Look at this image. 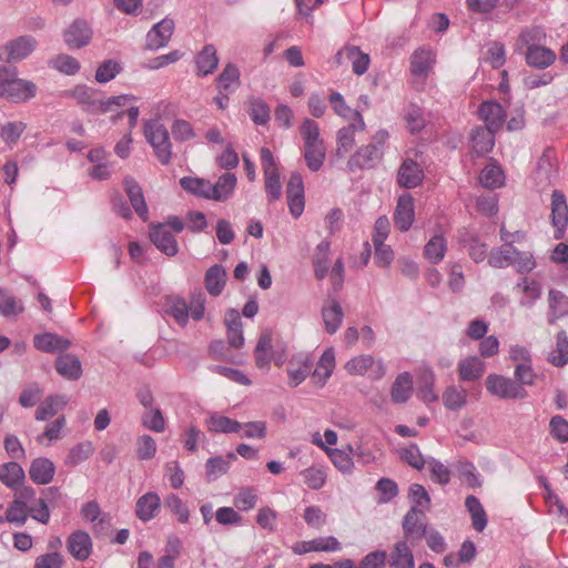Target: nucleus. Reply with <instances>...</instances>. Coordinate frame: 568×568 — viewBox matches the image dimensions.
<instances>
[{"label":"nucleus","instance_id":"8fccbe9b","mask_svg":"<svg viewBox=\"0 0 568 568\" xmlns=\"http://www.w3.org/2000/svg\"><path fill=\"white\" fill-rule=\"evenodd\" d=\"M248 115L254 124L264 125L271 119V110L267 103L260 99L254 98L248 102Z\"/></svg>","mask_w":568,"mask_h":568},{"label":"nucleus","instance_id":"79ce46f5","mask_svg":"<svg viewBox=\"0 0 568 568\" xmlns=\"http://www.w3.org/2000/svg\"><path fill=\"white\" fill-rule=\"evenodd\" d=\"M496 132L478 126L471 132L473 148L478 154L490 152L495 144Z\"/></svg>","mask_w":568,"mask_h":568},{"label":"nucleus","instance_id":"0eeeda50","mask_svg":"<svg viewBox=\"0 0 568 568\" xmlns=\"http://www.w3.org/2000/svg\"><path fill=\"white\" fill-rule=\"evenodd\" d=\"M98 90L85 84H78L72 90L64 91V97L72 98L81 105L82 110L90 114L102 113L104 100L95 98Z\"/></svg>","mask_w":568,"mask_h":568},{"label":"nucleus","instance_id":"a18cd8bd","mask_svg":"<svg viewBox=\"0 0 568 568\" xmlns=\"http://www.w3.org/2000/svg\"><path fill=\"white\" fill-rule=\"evenodd\" d=\"M548 362L555 367H564L568 363V336L565 331L556 336V348L548 356Z\"/></svg>","mask_w":568,"mask_h":568},{"label":"nucleus","instance_id":"37998d69","mask_svg":"<svg viewBox=\"0 0 568 568\" xmlns=\"http://www.w3.org/2000/svg\"><path fill=\"white\" fill-rule=\"evenodd\" d=\"M324 450L329 456L332 463L334 466L341 470L343 474H351L354 468L353 458L351 457V454L353 453V447L347 446V450L344 449H337V448H329L324 447Z\"/></svg>","mask_w":568,"mask_h":568},{"label":"nucleus","instance_id":"a211bd4d","mask_svg":"<svg viewBox=\"0 0 568 568\" xmlns=\"http://www.w3.org/2000/svg\"><path fill=\"white\" fill-rule=\"evenodd\" d=\"M386 564L390 568H415L413 550L406 540L396 541L387 554Z\"/></svg>","mask_w":568,"mask_h":568},{"label":"nucleus","instance_id":"4468645a","mask_svg":"<svg viewBox=\"0 0 568 568\" xmlns=\"http://www.w3.org/2000/svg\"><path fill=\"white\" fill-rule=\"evenodd\" d=\"M286 195L290 212L294 217L302 215L304 211V183L298 172H293L286 186Z\"/></svg>","mask_w":568,"mask_h":568},{"label":"nucleus","instance_id":"7ed1b4c3","mask_svg":"<svg viewBox=\"0 0 568 568\" xmlns=\"http://www.w3.org/2000/svg\"><path fill=\"white\" fill-rule=\"evenodd\" d=\"M485 386L491 395L500 399H524L528 396L525 387H521L516 381L499 374H489L486 377Z\"/></svg>","mask_w":568,"mask_h":568},{"label":"nucleus","instance_id":"69168bd1","mask_svg":"<svg viewBox=\"0 0 568 568\" xmlns=\"http://www.w3.org/2000/svg\"><path fill=\"white\" fill-rule=\"evenodd\" d=\"M434 373L428 369L424 372L422 376V385L418 388L417 396L424 403H433L436 402L438 396L434 390Z\"/></svg>","mask_w":568,"mask_h":568},{"label":"nucleus","instance_id":"58836bf2","mask_svg":"<svg viewBox=\"0 0 568 568\" xmlns=\"http://www.w3.org/2000/svg\"><path fill=\"white\" fill-rule=\"evenodd\" d=\"M328 306L322 308V317L325 325V331L328 334H335L343 322L344 313L341 304L336 300H331Z\"/></svg>","mask_w":568,"mask_h":568},{"label":"nucleus","instance_id":"ddd939ff","mask_svg":"<svg viewBox=\"0 0 568 568\" xmlns=\"http://www.w3.org/2000/svg\"><path fill=\"white\" fill-rule=\"evenodd\" d=\"M419 517H422L419 513L409 509L403 518V540L409 542L412 547L416 546L426 536L429 528Z\"/></svg>","mask_w":568,"mask_h":568},{"label":"nucleus","instance_id":"f8f14e48","mask_svg":"<svg viewBox=\"0 0 568 568\" xmlns=\"http://www.w3.org/2000/svg\"><path fill=\"white\" fill-rule=\"evenodd\" d=\"M478 115L485 122V129L498 132L506 122V111L495 100L484 101L478 106Z\"/></svg>","mask_w":568,"mask_h":568},{"label":"nucleus","instance_id":"20e7f679","mask_svg":"<svg viewBox=\"0 0 568 568\" xmlns=\"http://www.w3.org/2000/svg\"><path fill=\"white\" fill-rule=\"evenodd\" d=\"M38 87L30 80L12 75L9 81L0 84V98L13 103H22L37 95Z\"/></svg>","mask_w":568,"mask_h":568},{"label":"nucleus","instance_id":"f257e3e1","mask_svg":"<svg viewBox=\"0 0 568 568\" xmlns=\"http://www.w3.org/2000/svg\"><path fill=\"white\" fill-rule=\"evenodd\" d=\"M143 133L158 161L162 165H169L172 160V143L168 129L158 121L148 120L144 122Z\"/></svg>","mask_w":568,"mask_h":568},{"label":"nucleus","instance_id":"393cba45","mask_svg":"<svg viewBox=\"0 0 568 568\" xmlns=\"http://www.w3.org/2000/svg\"><path fill=\"white\" fill-rule=\"evenodd\" d=\"M459 243L467 248L475 263H480L487 257V244L480 241L475 231L465 230L459 236Z\"/></svg>","mask_w":568,"mask_h":568},{"label":"nucleus","instance_id":"c03bdc74","mask_svg":"<svg viewBox=\"0 0 568 568\" xmlns=\"http://www.w3.org/2000/svg\"><path fill=\"white\" fill-rule=\"evenodd\" d=\"M329 242L328 241H322L317 246H316V253H315V256H314V260H313V264H314V274H315V277L317 280H323L327 273H328V268H329V258H328V253H329Z\"/></svg>","mask_w":568,"mask_h":568},{"label":"nucleus","instance_id":"ea45409f","mask_svg":"<svg viewBox=\"0 0 568 568\" xmlns=\"http://www.w3.org/2000/svg\"><path fill=\"white\" fill-rule=\"evenodd\" d=\"M434 62L433 52L429 49L420 48L412 54L410 72L415 77H427Z\"/></svg>","mask_w":568,"mask_h":568},{"label":"nucleus","instance_id":"bf43d9fd","mask_svg":"<svg viewBox=\"0 0 568 568\" xmlns=\"http://www.w3.org/2000/svg\"><path fill=\"white\" fill-rule=\"evenodd\" d=\"M23 311V306L8 291L0 288V314L4 317L18 315Z\"/></svg>","mask_w":568,"mask_h":568},{"label":"nucleus","instance_id":"aec40b11","mask_svg":"<svg viewBox=\"0 0 568 568\" xmlns=\"http://www.w3.org/2000/svg\"><path fill=\"white\" fill-rule=\"evenodd\" d=\"M424 180V172L413 159H406L397 171V183L405 189H414Z\"/></svg>","mask_w":568,"mask_h":568},{"label":"nucleus","instance_id":"e2e57ef3","mask_svg":"<svg viewBox=\"0 0 568 568\" xmlns=\"http://www.w3.org/2000/svg\"><path fill=\"white\" fill-rule=\"evenodd\" d=\"M265 175V192L270 203L277 201L282 196V183L280 173L277 171H266Z\"/></svg>","mask_w":568,"mask_h":568},{"label":"nucleus","instance_id":"49530a36","mask_svg":"<svg viewBox=\"0 0 568 568\" xmlns=\"http://www.w3.org/2000/svg\"><path fill=\"white\" fill-rule=\"evenodd\" d=\"M181 187L197 196L209 200L210 181L203 178L183 176L180 179Z\"/></svg>","mask_w":568,"mask_h":568},{"label":"nucleus","instance_id":"de8ad7c7","mask_svg":"<svg viewBox=\"0 0 568 568\" xmlns=\"http://www.w3.org/2000/svg\"><path fill=\"white\" fill-rule=\"evenodd\" d=\"M504 179L503 170L496 164L486 165L479 174L480 184L490 190L500 187L504 184Z\"/></svg>","mask_w":568,"mask_h":568},{"label":"nucleus","instance_id":"603ef678","mask_svg":"<svg viewBox=\"0 0 568 568\" xmlns=\"http://www.w3.org/2000/svg\"><path fill=\"white\" fill-rule=\"evenodd\" d=\"M49 65L67 75H74L80 70L79 61L64 53H60L49 61Z\"/></svg>","mask_w":568,"mask_h":568},{"label":"nucleus","instance_id":"412c9836","mask_svg":"<svg viewBox=\"0 0 568 568\" xmlns=\"http://www.w3.org/2000/svg\"><path fill=\"white\" fill-rule=\"evenodd\" d=\"M236 184L237 178L234 173H223L214 184L210 182L209 200L217 202L226 201L232 196Z\"/></svg>","mask_w":568,"mask_h":568},{"label":"nucleus","instance_id":"f03ea898","mask_svg":"<svg viewBox=\"0 0 568 568\" xmlns=\"http://www.w3.org/2000/svg\"><path fill=\"white\" fill-rule=\"evenodd\" d=\"M37 47L38 41L33 36L17 37L0 45V61L4 63L20 62L30 57Z\"/></svg>","mask_w":568,"mask_h":568},{"label":"nucleus","instance_id":"4c0bfd02","mask_svg":"<svg viewBox=\"0 0 568 568\" xmlns=\"http://www.w3.org/2000/svg\"><path fill=\"white\" fill-rule=\"evenodd\" d=\"M26 477L23 468L16 462H9L0 467V480L7 487L17 490Z\"/></svg>","mask_w":568,"mask_h":568},{"label":"nucleus","instance_id":"6ab92c4d","mask_svg":"<svg viewBox=\"0 0 568 568\" xmlns=\"http://www.w3.org/2000/svg\"><path fill=\"white\" fill-rule=\"evenodd\" d=\"M123 185H124V191H125L135 213L143 222H146L149 220V209H148L141 186L131 176L124 178Z\"/></svg>","mask_w":568,"mask_h":568},{"label":"nucleus","instance_id":"4d7b16f0","mask_svg":"<svg viewBox=\"0 0 568 568\" xmlns=\"http://www.w3.org/2000/svg\"><path fill=\"white\" fill-rule=\"evenodd\" d=\"M94 452L91 442H82L71 448L69 455L65 458V464L70 466H77L80 463L87 460Z\"/></svg>","mask_w":568,"mask_h":568},{"label":"nucleus","instance_id":"338daca9","mask_svg":"<svg viewBox=\"0 0 568 568\" xmlns=\"http://www.w3.org/2000/svg\"><path fill=\"white\" fill-rule=\"evenodd\" d=\"M26 128L27 124L21 121L8 122L1 126L0 136L7 144H14L18 142Z\"/></svg>","mask_w":568,"mask_h":568},{"label":"nucleus","instance_id":"4be33fe9","mask_svg":"<svg viewBox=\"0 0 568 568\" xmlns=\"http://www.w3.org/2000/svg\"><path fill=\"white\" fill-rule=\"evenodd\" d=\"M33 345L44 353H63L71 346V341L54 333L37 334Z\"/></svg>","mask_w":568,"mask_h":568},{"label":"nucleus","instance_id":"13d9d810","mask_svg":"<svg viewBox=\"0 0 568 568\" xmlns=\"http://www.w3.org/2000/svg\"><path fill=\"white\" fill-rule=\"evenodd\" d=\"M29 506L20 501H11L6 510V520L19 527L23 526L29 516Z\"/></svg>","mask_w":568,"mask_h":568},{"label":"nucleus","instance_id":"9b49d317","mask_svg":"<svg viewBox=\"0 0 568 568\" xmlns=\"http://www.w3.org/2000/svg\"><path fill=\"white\" fill-rule=\"evenodd\" d=\"M314 359L308 353H298L294 355L287 365L288 385L297 387L310 375Z\"/></svg>","mask_w":568,"mask_h":568},{"label":"nucleus","instance_id":"72a5a7b5","mask_svg":"<svg viewBox=\"0 0 568 568\" xmlns=\"http://www.w3.org/2000/svg\"><path fill=\"white\" fill-rule=\"evenodd\" d=\"M555 60V52L546 47L531 44L527 48L526 62L530 67L545 69L552 64Z\"/></svg>","mask_w":568,"mask_h":568},{"label":"nucleus","instance_id":"864d4df0","mask_svg":"<svg viewBox=\"0 0 568 568\" xmlns=\"http://www.w3.org/2000/svg\"><path fill=\"white\" fill-rule=\"evenodd\" d=\"M304 146H305L304 158H305L307 168L312 172H317L322 168L324 160H325V150H324L323 143L307 144Z\"/></svg>","mask_w":568,"mask_h":568},{"label":"nucleus","instance_id":"dca6fc26","mask_svg":"<svg viewBox=\"0 0 568 568\" xmlns=\"http://www.w3.org/2000/svg\"><path fill=\"white\" fill-rule=\"evenodd\" d=\"M415 220L414 211V199L410 194L405 193L397 200V204L394 211V223L395 226L402 231H408Z\"/></svg>","mask_w":568,"mask_h":568},{"label":"nucleus","instance_id":"3c124183","mask_svg":"<svg viewBox=\"0 0 568 568\" xmlns=\"http://www.w3.org/2000/svg\"><path fill=\"white\" fill-rule=\"evenodd\" d=\"M456 468L459 474V478L467 485V487L474 489L481 486L480 475L471 462L459 460Z\"/></svg>","mask_w":568,"mask_h":568},{"label":"nucleus","instance_id":"6e6552de","mask_svg":"<svg viewBox=\"0 0 568 568\" xmlns=\"http://www.w3.org/2000/svg\"><path fill=\"white\" fill-rule=\"evenodd\" d=\"M354 122L346 126L341 128L337 131L336 142L337 150L336 155L338 158H345L346 154L355 144V132L364 131L366 125L359 110H354Z\"/></svg>","mask_w":568,"mask_h":568},{"label":"nucleus","instance_id":"0e129e2a","mask_svg":"<svg viewBox=\"0 0 568 568\" xmlns=\"http://www.w3.org/2000/svg\"><path fill=\"white\" fill-rule=\"evenodd\" d=\"M443 403L450 410H458L466 404V390L455 386L448 387L443 394Z\"/></svg>","mask_w":568,"mask_h":568},{"label":"nucleus","instance_id":"a878e982","mask_svg":"<svg viewBox=\"0 0 568 568\" xmlns=\"http://www.w3.org/2000/svg\"><path fill=\"white\" fill-rule=\"evenodd\" d=\"M161 507V499L156 493L149 491L142 495L135 505V515L136 517L146 523L153 519Z\"/></svg>","mask_w":568,"mask_h":568},{"label":"nucleus","instance_id":"2eb2a0df","mask_svg":"<svg viewBox=\"0 0 568 568\" xmlns=\"http://www.w3.org/2000/svg\"><path fill=\"white\" fill-rule=\"evenodd\" d=\"M174 21L170 18H164L155 23L148 32L145 39V48L149 50H158L165 47L173 33Z\"/></svg>","mask_w":568,"mask_h":568},{"label":"nucleus","instance_id":"09e8293b","mask_svg":"<svg viewBox=\"0 0 568 568\" xmlns=\"http://www.w3.org/2000/svg\"><path fill=\"white\" fill-rule=\"evenodd\" d=\"M447 245L443 235H434L425 245L424 254L434 264L439 263L446 253Z\"/></svg>","mask_w":568,"mask_h":568},{"label":"nucleus","instance_id":"e433bc0d","mask_svg":"<svg viewBox=\"0 0 568 568\" xmlns=\"http://www.w3.org/2000/svg\"><path fill=\"white\" fill-rule=\"evenodd\" d=\"M515 253H518V250L511 243L494 247L488 255V264L494 268L513 266Z\"/></svg>","mask_w":568,"mask_h":568},{"label":"nucleus","instance_id":"1a4fd4ad","mask_svg":"<svg viewBox=\"0 0 568 568\" xmlns=\"http://www.w3.org/2000/svg\"><path fill=\"white\" fill-rule=\"evenodd\" d=\"M150 241L155 247L168 256H175L179 252L178 241L163 223H151L149 232Z\"/></svg>","mask_w":568,"mask_h":568},{"label":"nucleus","instance_id":"9d476101","mask_svg":"<svg viewBox=\"0 0 568 568\" xmlns=\"http://www.w3.org/2000/svg\"><path fill=\"white\" fill-rule=\"evenodd\" d=\"M92 29L84 19H75L64 31L63 40L70 49H81L92 39Z\"/></svg>","mask_w":568,"mask_h":568},{"label":"nucleus","instance_id":"c756f323","mask_svg":"<svg viewBox=\"0 0 568 568\" xmlns=\"http://www.w3.org/2000/svg\"><path fill=\"white\" fill-rule=\"evenodd\" d=\"M335 367V354L333 348H327L324 351L315 369L312 373V378L314 384L323 387L327 379L331 377L333 369Z\"/></svg>","mask_w":568,"mask_h":568},{"label":"nucleus","instance_id":"7c9ffc66","mask_svg":"<svg viewBox=\"0 0 568 568\" xmlns=\"http://www.w3.org/2000/svg\"><path fill=\"white\" fill-rule=\"evenodd\" d=\"M485 363L478 356H468L458 363V375L463 382L479 379L485 373Z\"/></svg>","mask_w":568,"mask_h":568},{"label":"nucleus","instance_id":"2f4dec72","mask_svg":"<svg viewBox=\"0 0 568 568\" xmlns=\"http://www.w3.org/2000/svg\"><path fill=\"white\" fill-rule=\"evenodd\" d=\"M227 273L223 265L214 264L204 276L205 288L211 296H219L226 284Z\"/></svg>","mask_w":568,"mask_h":568},{"label":"nucleus","instance_id":"5fc2aeb1","mask_svg":"<svg viewBox=\"0 0 568 568\" xmlns=\"http://www.w3.org/2000/svg\"><path fill=\"white\" fill-rule=\"evenodd\" d=\"M168 314H170L178 324L185 326L189 321L190 310L186 302L181 297H171L168 302Z\"/></svg>","mask_w":568,"mask_h":568},{"label":"nucleus","instance_id":"680f3d73","mask_svg":"<svg viewBox=\"0 0 568 568\" xmlns=\"http://www.w3.org/2000/svg\"><path fill=\"white\" fill-rule=\"evenodd\" d=\"M164 506L178 517L180 523L189 521L190 510L178 495L170 494L164 500Z\"/></svg>","mask_w":568,"mask_h":568},{"label":"nucleus","instance_id":"052dcab7","mask_svg":"<svg viewBox=\"0 0 568 568\" xmlns=\"http://www.w3.org/2000/svg\"><path fill=\"white\" fill-rule=\"evenodd\" d=\"M122 71V67L114 60H104L95 71V81L106 83L114 79Z\"/></svg>","mask_w":568,"mask_h":568},{"label":"nucleus","instance_id":"b1692460","mask_svg":"<svg viewBox=\"0 0 568 568\" xmlns=\"http://www.w3.org/2000/svg\"><path fill=\"white\" fill-rule=\"evenodd\" d=\"M339 549L341 542L333 536L300 541L293 546V551L297 555H304L310 551H337Z\"/></svg>","mask_w":568,"mask_h":568},{"label":"nucleus","instance_id":"cd10ccee","mask_svg":"<svg viewBox=\"0 0 568 568\" xmlns=\"http://www.w3.org/2000/svg\"><path fill=\"white\" fill-rule=\"evenodd\" d=\"M205 425L207 430L213 434H234L239 433L243 427L242 423L216 412L210 414L205 419Z\"/></svg>","mask_w":568,"mask_h":568},{"label":"nucleus","instance_id":"a19ab883","mask_svg":"<svg viewBox=\"0 0 568 568\" xmlns=\"http://www.w3.org/2000/svg\"><path fill=\"white\" fill-rule=\"evenodd\" d=\"M408 498L412 503L409 509H415L420 516H425V511L430 507V496L425 487L420 484H412L408 488Z\"/></svg>","mask_w":568,"mask_h":568},{"label":"nucleus","instance_id":"bb28decb","mask_svg":"<svg viewBox=\"0 0 568 568\" xmlns=\"http://www.w3.org/2000/svg\"><path fill=\"white\" fill-rule=\"evenodd\" d=\"M196 74L207 77L212 74L219 65L216 48L213 44H206L195 57Z\"/></svg>","mask_w":568,"mask_h":568},{"label":"nucleus","instance_id":"423d86ee","mask_svg":"<svg viewBox=\"0 0 568 568\" xmlns=\"http://www.w3.org/2000/svg\"><path fill=\"white\" fill-rule=\"evenodd\" d=\"M383 156V150L376 143H368L356 150L347 161V168L349 171L355 172L356 170H369L377 165Z\"/></svg>","mask_w":568,"mask_h":568},{"label":"nucleus","instance_id":"c85d7f7f","mask_svg":"<svg viewBox=\"0 0 568 568\" xmlns=\"http://www.w3.org/2000/svg\"><path fill=\"white\" fill-rule=\"evenodd\" d=\"M57 372L64 378L78 381L82 375V366L78 356L70 353L60 354L55 361Z\"/></svg>","mask_w":568,"mask_h":568},{"label":"nucleus","instance_id":"39448f33","mask_svg":"<svg viewBox=\"0 0 568 568\" xmlns=\"http://www.w3.org/2000/svg\"><path fill=\"white\" fill-rule=\"evenodd\" d=\"M550 221L555 229L554 239L562 240L568 224V204L564 192L554 190L551 193Z\"/></svg>","mask_w":568,"mask_h":568},{"label":"nucleus","instance_id":"6e6d98bb","mask_svg":"<svg viewBox=\"0 0 568 568\" xmlns=\"http://www.w3.org/2000/svg\"><path fill=\"white\" fill-rule=\"evenodd\" d=\"M407 128L412 134L419 133L426 126L424 111L415 103H410L405 114Z\"/></svg>","mask_w":568,"mask_h":568},{"label":"nucleus","instance_id":"5701e85b","mask_svg":"<svg viewBox=\"0 0 568 568\" xmlns=\"http://www.w3.org/2000/svg\"><path fill=\"white\" fill-rule=\"evenodd\" d=\"M55 474L54 464L47 457H38L29 467L30 479L37 485H47L52 481Z\"/></svg>","mask_w":568,"mask_h":568},{"label":"nucleus","instance_id":"473e14b6","mask_svg":"<svg viewBox=\"0 0 568 568\" xmlns=\"http://www.w3.org/2000/svg\"><path fill=\"white\" fill-rule=\"evenodd\" d=\"M413 393V376L408 372H404L397 375L395 378L392 389L390 398L395 404L406 403Z\"/></svg>","mask_w":568,"mask_h":568},{"label":"nucleus","instance_id":"774afa93","mask_svg":"<svg viewBox=\"0 0 568 568\" xmlns=\"http://www.w3.org/2000/svg\"><path fill=\"white\" fill-rule=\"evenodd\" d=\"M142 425L150 430L161 433L165 428V419L160 408H151L141 417Z\"/></svg>","mask_w":568,"mask_h":568},{"label":"nucleus","instance_id":"c9c22d12","mask_svg":"<svg viewBox=\"0 0 568 568\" xmlns=\"http://www.w3.org/2000/svg\"><path fill=\"white\" fill-rule=\"evenodd\" d=\"M345 55L348 60H352L353 72L357 75L364 74L369 67V55L363 53L358 47L348 45L336 53L337 61Z\"/></svg>","mask_w":568,"mask_h":568},{"label":"nucleus","instance_id":"f3484780","mask_svg":"<svg viewBox=\"0 0 568 568\" xmlns=\"http://www.w3.org/2000/svg\"><path fill=\"white\" fill-rule=\"evenodd\" d=\"M67 549L73 558L84 561L92 552V539L87 531L75 530L67 539Z\"/></svg>","mask_w":568,"mask_h":568},{"label":"nucleus","instance_id":"f704fd0d","mask_svg":"<svg viewBox=\"0 0 568 568\" xmlns=\"http://www.w3.org/2000/svg\"><path fill=\"white\" fill-rule=\"evenodd\" d=\"M241 73L234 63H227L216 78L219 92L233 93L241 85Z\"/></svg>","mask_w":568,"mask_h":568}]
</instances>
